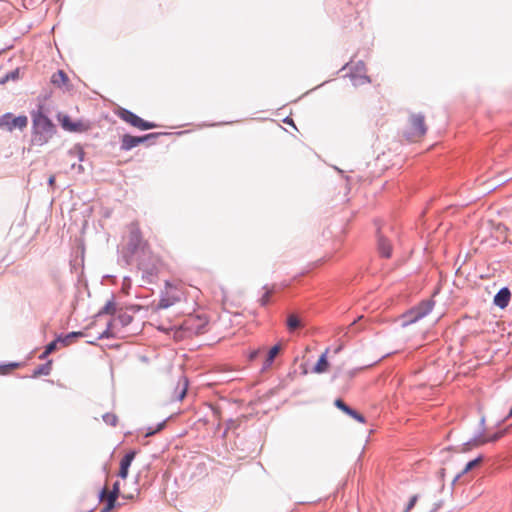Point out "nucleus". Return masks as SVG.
<instances>
[{"mask_svg":"<svg viewBox=\"0 0 512 512\" xmlns=\"http://www.w3.org/2000/svg\"><path fill=\"white\" fill-rule=\"evenodd\" d=\"M281 349H282L281 344H276L268 350V352L266 354V358L263 363L262 370H268L271 367L274 359L280 353Z\"/></svg>","mask_w":512,"mask_h":512,"instance_id":"17","label":"nucleus"},{"mask_svg":"<svg viewBox=\"0 0 512 512\" xmlns=\"http://www.w3.org/2000/svg\"><path fill=\"white\" fill-rule=\"evenodd\" d=\"M377 244L380 255L385 258H390L392 254V245L390 240L386 236L379 234Z\"/></svg>","mask_w":512,"mask_h":512,"instance_id":"14","label":"nucleus"},{"mask_svg":"<svg viewBox=\"0 0 512 512\" xmlns=\"http://www.w3.org/2000/svg\"><path fill=\"white\" fill-rule=\"evenodd\" d=\"M164 424H165L164 422H163V423H161V424H159V426H158L157 430H155V431H151V432H148L146 435H147V436H150V435L154 434L155 432H157V431L161 430V429L164 427Z\"/></svg>","mask_w":512,"mask_h":512,"instance_id":"35","label":"nucleus"},{"mask_svg":"<svg viewBox=\"0 0 512 512\" xmlns=\"http://www.w3.org/2000/svg\"><path fill=\"white\" fill-rule=\"evenodd\" d=\"M31 116L33 124L32 142L35 145L42 146L55 134V126L41 110L33 111Z\"/></svg>","mask_w":512,"mask_h":512,"instance_id":"1","label":"nucleus"},{"mask_svg":"<svg viewBox=\"0 0 512 512\" xmlns=\"http://www.w3.org/2000/svg\"><path fill=\"white\" fill-rule=\"evenodd\" d=\"M154 136L153 134H148L145 136H132L129 134H125L122 136L121 139V149L124 151L131 150L132 148L138 146L139 144L146 141L148 138Z\"/></svg>","mask_w":512,"mask_h":512,"instance_id":"12","label":"nucleus"},{"mask_svg":"<svg viewBox=\"0 0 512 512\" xmlns=\"http://www.w3.org/2000/svg\"><path fill=\"white\" fill-rule=\"evenodd\" d=\"M187 389H188V380L186 377L182 376L178 381V385L176 388L177 393L175 395V399H177L179 401L183 400L187 393Z\"/></svg>","mask_w":512,"mask_h":512,"instance_id":"20","label":"nucleus"},{"mask_svg":"<svg viewBox=\"0 0 512 512\" xmlns=\"http://www.w3.org/2000/svg\"><path fill=\"white\" fill-rule=\"evenodd\" d=\"M116 311V304L113 301H108L102 308L101 313L114 314Z\"/></svg>","mask_w":512,"mask_h":512,"instance_id":"27","label":"nucleus"},{"mask_svg":"<svg viewBox=\"0 0 512 512\" xmlns=\"http://www.w3.org/2000/svg\"><path fill=\"white\" fill-rule=\"evenodd\" d=\"M122 495L124 498H127V499H132L133 498V495L132 494H125L124 492L121 493L120 491V484L119 482H115L114 485H113V489L111 491L108 490L107 487H104L103 490L101 491L100 493V499L102 501L106 500L107 501V505L106 507L103 509V512H107L109 510H111L114 506H115V502L117 500V497L119 495Z\"/></svg>","mask_w":512,"mask_h":512,"instance_id":"10","label":"nucleus"},{"mask_svg":"<svg viewBox=\"0 0 512 512\" xmlns=\"http://www.w3.org/2000/svg\"><path fill=\"white\" fill-rule=\"evenodd\" d=\"M28 124V118L24 115L14 117L13 114L7 113L0 117V130L13 131L18 128L24 129Z\"/></svg>","mask_w":512,"mask_h":512,"instance_id":"9","label":"nucleus"},{"mask_svg":"<svg viewBox=\"0 0 512 512\" xmlns=\"http://www.w3.org/2000/svg\"><path fill=\"white\" fill-rule=\"evenodd\" d=\"M57 120L65 131L72 133H83L91 127L89 122L83 120L73 121L70 116L64 113H58Z\"/></svg>","mask_w":512,"mask_h":512,"instance_id":"6","label":"nucleus"},{"mask_svg":"<svg viewBox=\"0 0 512 512\" xmlns=\"http://www.w3.org/2000/svg\"><path fill=\"white\" fill-rule=\"evenodd\" d=\"M186 301L185 287L182 283L166 282L165 289L162 292L159 304L162 307H173L181 302Z\"/></svg>","mask_w":512,"mask_h":512,"instance_id":"4","label":"nucleus"},{"mask_svg":"<svg viewBox=\"0 0 512 512\" xmlns=\"http://www.w3.org/2000/svg\"><path fill=\"white\" fill-rule=\"evenodd\" d=\"M51 82L57 87H69V78L63 70H58L51 77Z\"/></svg>","mask_w":512,"mask_h":512,"instance_id":"18","label":"nucleus"},{"mask_svg":"<svg viewBox=\"0 0 512 512\" xmlns=\"http://www.w3.org/2000/svg\"><path fill=\"white\" fill-rule=\"evenodd\" d=\"M286 325L289 331H294L302 327V321L298 315L291 313L287 316Z\"/></svg>","mask_w":512,"mask_h":512,"instance_id":"21","label":"nucleus"},{"mask_svg":"<svg viewBox=\"0 0 512 512\" xmlns=\"http://www.w3.org/2000/svg\"><path fill=\"white\" fill-rule=\"evenodd\" d=\"M271 294H272V292H271V291H266V292L264 293V295H263V296L261 297V299H260V303H261V305H263V306H264V305H266V304L269 302L270 297H271Z\"/></svg>","mask_w":512,"mask_h":512,"instance_id":"30","label":"nucleus"},{"mask_svg":"<svg viewBox=\"0 0 512 512\" xmlns=\"http://www.w3.org/2000/svg\"><path fill=\"white\" fill-rule=\"evenodd\" d=\"M147 248L148 244L142 240L138 224H131L128 249L132 254H136L140 251L143 253V255H146Z\"/></svg>","mask_w":512,"mask_h":512,"instance_id":"8","label":"nucleus"},{"mask_svg":"<svg viewBox=\"0 0 512 512\" xmlns=\"http://www.w3.org/2000/svg\"><path fill=\"white\" fill-rule=\"evenodd\" d=\"M118 319L122 322L123 325H127L132 321V317L128 314H122L118 317Z\"/></svg>","mask_w":512,"mask_h":512,"instance_id":"31","label":"nucleus"},{"mask_svg":"<svg viewBox=\"0 0 512 512\" xmlns=\"http://www.w3.org/2000/svg\"><path fill=\"white\" fill-rule=\"evenodd\" d=\"M151 320L159 330L165 332L177 329L179 325V321L176 315L170 310V307H162L159 303L153 307Z\"/></svg>","mask_w":512,"mask_h":512,"instance_id":"2","label":"nucleus"},{"mask_svg":"<svg viewBox=\"0 0 512 512\" xmlns=\"http://www.w3.org/2000/svg\"><path fill=\"white\" fill-rule=\"evenodd\" d=\"M104 421L107 424L115 426L117 423V416L115 414L107 413L103 416Z\"/></svg>","mask_w":512,"mask_h":512,"instance_id":"28","label":"nucleus"},{"mask_svg":"<svg viewBox=\"0 0 512 512\" xmlns=\"http://www.w3.org/2000/svg\"><path fill=\"white\" fill-rule=\"evenodd\" d=\"M459 477H460V474H459V475H457V476L455 477V480H454V481H456L457 479H459Z\"/></svg>","mask_w":512,"mask_h":512,"instance_id":"39","label":"nucleus"},{"mask_svg":"<svg viewBox=\"0 0 512 512\" xmlns=\"http://www.w3.org/2000/svg\"><path fill=\"white\" fill-rule=\"evenodd\" d=\"M482 460H483L482 456H479L476 459L469 461L466 464L465 468L463 469L462 474L467 473L468 471H470V470L474 469L475 467L479 466L481 464Z\"/></svg>","mask_w":512,"mask_h":512,"instance_id":"26","label":"nucleus"},{"mask_svg":"<svg viewBox=\"0 0 512 512\" xmlns=\"http://www.w3.org/2000/svg\"><path fill=\"white\" fill-rule=\"evenodd\" d=\"M117 115L126 123L130 124L131 126H133L135 128H138L140 130H148V129H153V128L157 127L156 124L145 121L142 118H140L139 116H137L136 114H134L133 112H131L127 109H124V108H120L117 111Z\"/></svg>","mask_w":512,"mask_h":512,"instance_id":"7","label":"nucleus"},{"mask_svg":"<svg viewBox=\"0 0 512 512\" xmlns=\"http://www.w3.org/2000/svg\"><path fill=\"white\" fill-rule=\"evenodd\" d=\"M511 417H512V407H511V410L509 411L507 418H511Z\"/></svg>","mask_w":512,"mask_h":512,"instance_id":"38","label":"nucleus"},{"mask_svg":"<svg viewBox=\"0 0 512 512\" xmlns=\"http://www.w3.org/2000/svg\"><path fill=\"white\" fill-rule=\"evenodd\" d=\"M58 342H59V341H57V339H56V340H54V341H52V342H50V343L45 347V349H46V354H51L52 352H54V351L57 349V343H58Z\"/></svg>","mask_w":512,"mask_h":512,"instance_id":"29","label":"nucleus"},{"mask_svg":"<svg viewBox=\"0 0 512 512\" xmlns=\"http://www.w3.org/2000/svg\"><path fill=\"white\" fill-rule=\"evenodd\" d=\"M158 260L155 259L152 265H147L143 260L139 262L140 268L149 275H155L158 273Z\"/></svg>","mask_w":512,"mask_h":512,"instance_id":"25","label":"nucleus"},{"mask_svg":"<svg viewBox=\"0 0 512 512\" xmlns=\"http://www.w3.org/2000/svg\"><path fill=\"white\" fill-rule=\"evenodd\" d=\"M82 332H71L65 336H59L57 341L63 344V346H69L75 338L82 337Z\"/></svg>","mask_w":512,"mask_h":512,"instance_id":"24","label":"nucleus"},{"mask_svg":"<svg viewBox=\"0 0 512 512\" xmlns=\"http://www.w3.org/2000/svg\"><path fill=\"white\" fill-rule=\"evenodd\" d=\"M503 434H504V432H498L490 438L478 436V437H475L472 441L468 442L467 445H469L471 447H479L487 442H493V441L498 440L500 437H502Z\"/></svg>","mask_w":512,"mask_h":512,"instance_id":"19","label":"nucleus"},{"mask_svg":"<svg viewBox=\"0 0 512 512\" xmlns=\"http://www.w3.org/2000/svg\"><path fill=\"white\" fill-rule=\"evenodd\" d=\"M328 367H329V363L327 361V351H326L318 359V361L314 367V372L318 373V374L324 373L327 371Z\"/></svg>","mask_w":512,"mask_h":512,"instance_id":"22","label":"nucleus"},{"mask_svg":"<svg viewBox=\"0 0 512 512\" xmlns=\"http://www.w3.org/2000/svg\"><path fill=\"white\" fill-rule=\"evenodd\" d=\"M417 499H418L417 495H414L411 497V499L406 507L405 512H409L415 506Z\"/></svg>","mask_w":512,"mask_h":512,"instance_id":"32","label":"nucleus"},{"mask_svg":"<svg viewBox=\"0 0 512 512\" xmlns=\"http://www.w3.org/2000/svg\"><path fill=\"white\" fill-rule=\"evenodd\" d=\"M335 406L342 410L345 414L349 415L350 417L354 418L360 423H365V418L362 414L358 413L356 410L350 408L348 405L344 403L341 399H336L334 402Z\"/></svg>","mask_w":512,"mask_h":512,"instance_id":"13","label":"nucleus"},{"mask_svg":"<svg viewBox=\"0 0 512 512\" xmlns=\"http://www.w3.org/2000/svg\"><path fill=\"white\" fill-rule=\"evenodd\" d=\"M511 298V293L508 288H502L494 297V304L499 308H505L508 306Z\"/></svg>","mask_w":512,"mask_h":512,"instance_id":"16","label":"nucleus"},{"mask_svg":"<svg viewBox=\"0 0 512 512\" xmlns=\"http://www.w3.org/2000/svg\"><path fill=\"white\" fill-rule=\"evenodd\" d=\"M49 354H46V349L44 350V352L39 356L40 359H45Z\"/></svg>","mask_w":512,"mask_h":512,"instance_id":"37","label":"nucleus"},{"mask_svg":"<svg viewBox=\"0 0 512 512\" xmlns=\"http://www.w3.org/2000/svg\"><path fill=\"white\" fill-rule=\"evenodd\" d=\"M261 351H262V349H261V348H260V349H257V350H253V351H251V353L249 354V360H251V361L255 360V359L259 356V354L261 353Z\"/></svg>","mask_w":512,"mask_h":512,"instance_id":"34","label":"nucleus"},{"mask_svg":"<svg viewBox=\"0 0 512 512\" xmlns=\"http://www.w3.org/2000/svg\"><path fill=\"white\" fill-rule=\"evenodd\" d=\"M48 183H49L50 186H54V184H55V176H50L49 180H48Z\"/></svg>","mask_w":512,"mask_h":512,"instance_id":"36","label":"nucleus"},{"mask_svg":"<svg viewBox=\"0 0 512 512\" xmlns=\"http://www.w3.org/2000/svg\"><path fill=\"white\" fill-rule=\"evenodd\" d=\"M136 453L134 451H131L127 453L120 461V469L118 472V476L122 479H126L129 472V467L132 463V461L135 458Z\"/></svg>","mask_w":512,"mask_h":512,"instance_id":"15","label":"nucleus"},{"mask_svg":"<svg viewBox=\"0 0 512 512\" xmlns=\"http://www.w3.org/2000/svg\"><path fill=\"white\" fill-rule=\"evenodd\" d=\"M434 302L431 300L421 302L417 307L411 309L405 315V324H411L426 316L432 311Z\"/></svg>","mask_w":512,"mask_h":512,"instance_id":"11","label":"nucleus"},{"mask_svg":"<svg viewBox=\"0 0 512 512\" xmlns=\"http://www.w3.org/2000/svg\"><path fill=\"white\" fill-rule=\"evenodd\" d=\"M208 325V318L205 314H189L181 323L179 322L178 331L190 335L203 333Z\"/></svg>","mask_w":512,"mask_h":512,"instance_id":"5","label":"nucleus"},{"mask_svg":"<svg viewBox=\"0 0 512 512\" xmlns=\"http://www.w3.org/2000/svg\"><path fill=\"white\" fill-rule=\"evenodd\" d=\"M427 132L425 117L421 113H412L407 121L404 136L410 142L420 141Z\"/></svg>","mask_w":512,"mask_h":512,"instance_id":"3","label":"nucleus"},{"mask_svg":"<svg viewBox=\"0 0 512 512\" xmlns=\"http://www.w3.org/2000/svg\"><path fill=\"white\" fill-rule=\"evenodd\" d=\"M17 75H18V72H17V71L12 72V73H10V74L6 75V76H5V78H3L2 80H0V83H1V84H3V83H5L6 81H8L10 78L15 79V78L17 77Z\"/></svg>","mask_w":512,"mask_h":512,"instance_id":"33","label":"nucleus"},{"mask_svg":"<svg viewBox=\"0 0 512 512\" xmlns=\"http://www.w3.org/2000/svg\"><path fill=\"white\" fill-rule=\"evenodd\" d=\"M51 369H52V361L49 360L47 363L42 364V365L38 366L37 368H35L32 376L39 377L42 375H49L51 372Z\"/></svg>","mask_w":512,"mask_h":512,"instance_id":"23","label":"nucleus"}]
</instances>
